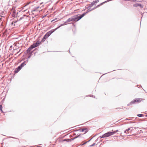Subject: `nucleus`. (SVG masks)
I'll use <instances>...</instances> for the list:
<instances>
[{
	"label": "nucleus",
	"instance_id": "obj_14",
	"mask_svg": "<svg viewBox=\"0 0 147 147\" xmlns=\"http://www.w3.org/2000/svg\"><path fill=\"white\" fill-rule=\"evenodd\" d=\"M137 116L139 117H142L143 116V115L142 114H138L137 115Z\"/></svg>",
	"mask_w": 147,
	"mask_h": 147
},
{
	"label": "nucleus",
	"instance_id": "obj_21",
	"mask_svg": "<svg viewBox=\"0 0 147 147\" xmlns=\"http://www.w3.org/2000/svg\"><path fill=\"white\" fill-rule=\"evenodd\" d=\"M118 131V130H116L115 131H114L113 130H112V132H115V133H116V132H117V131Z\"/></svg>",
	"mask_w": 147,
	"mask_h": 147
},
{
	"label": "nucleus",
	"instance_id": "obj_17",
	"mask_svg": "<svg viewBox=\"0 0 147 147\" xmlns=\"http://www.w3.org/2000/svg\"><path fill=\"white\" fill-rule=\"evenodd\" d=\"M95 144H96L95 143H94L93 144L90 145V146L91 147V146H94Z\"/></svg>",
	"mask_w": 147,
	"mask_h": 147
},
{
	"label": "nucleus",
	"instance_id": "obj_13",
	"mask_svg": "<svg viewBox=\"0 0 147 147\" xmlns=\"http://www.w3.org/2000/svg\"><path fill=\"white\" fill-rule=\"evenodd\" d=\"M107 1H105L104 2H103V3H101L100 4L98 5V6H97V7H98L99 6H100V5H102V4H104V3H106V2H107Z\"/></svg>",
	"mask_w": 147,
	"mask_h": 147
},
{
	"label": "nucleus",
	"instance_id": "obj_22",
	"mask_svg": "<svg viewBox=\"0 0 147 147\" xmlns=\"http://www.w3.org/2000/svg\"><path fill=\"white\" fill-rule=\"evenodd\" d=\"M95 3H98V2H99V1L98 0H97L96 1H94Z\"/></svg>",
	"mask_w": 147,
	"mask_h": 147
},
{
	"label": "nucleus",
	"instance_id": "obj_2",
	"mask_svg": "<svg viewBox=\"0 0 147 147\" xmlns=\"http://www.w3.org/2000/svg\"><path fill=\"white\" fill-rule=\"evenodd\" d=\"M25 11H27L26 15L24 14L23 15V16L22 17H21L19 19H18V21H13L12 23V24L13 25H14V26H15V24L17 22H18V21L20 20L23 19H25L28 16V14L29 12V11H28L27 9H26L25 10L23 11H22V12H24Z\"/></svg>",
	"mask_w": 147,
	"mask_h": 147
},
{
	"label": "nucleus",
	"instance_id": "obj_19",
	"mask_svg": "<svg viewBox=\"0 0 147 147\" xmlns=\"http://www.w3.org/2000/svg\"><path fill=\"white\" fill-rule=\"evenodd\" d=\"M87 142H86L84 143H83V142H82V145H84V144H86Z\"/></svg>",
	"mask_w": 147,
	"mask_h": 147
},
{
	"label": "nucleus",
	"instance_id": "obj_18",
	"mask_svg": "<svg viewBox=\"0 0 147 147\" xmlns=\"http://www.w3.org/2000/svg\"><path fill=\"white\" fill-rule=\"evenodd\" d=\"M68 139H65V140H64L63 141H68Z\"/></svg>",
	"mask_w": 147,
	"mask_h": 147
},
{
	"label": "nucleus",
	"instance_id": "obj_7",
	"mask_svg": "<svg viewBox=\"0 0 147 147\" xmlns=\"http://www.w3.org/2000/svg\"><path fill=\"white\" fill-rule=\"evenodd\" d=\"M26 65L25 62L22 63L20 66L16 68V69L15 71V72L16 73L18 72L22 68Z\"/></svg>",
	"mask_w": 147,
	"mask_h": 147
},
{
	"label": "nucleus",
	"instance_id": "obj_20",
	"mask_svg": "<svg viewBox=\"0 0 147 147\" xmlns=\"http://www.w3.org/2000/svg\"><path fill=\"white\" fill-rule=\"evenodd\" d=\"M35 10L32 11V13H33V14H34V12H35Z\"/></svg>",
	"mask_w": 147,
	"mask_h": 147
},
{
	"label": "nucleus",
	"instance_id": "obj_11",
	"mask_svg": "<svg viewBox=\"0 0 147 147\" xmlns=\"http://www.w3.org/2000/svg\"><path fill=\"white\" fill-rule=\"evenodd\" d=\"M130 129V128L127 129L125 131V133H128Z\"/></svg>",
	"mask_w": 147,
	"mask_h": 147
},
{
	"label": "nucleus",
	"instance_id": "obj_16",
	"mask_svg": "<svg viewBox=\"0 0 147 147\" xmlns=\"http://www.w3.org/2000/svg\"><path fill=\"white\" fill-rule=\"evenodd\" d=\"M92 5H95L96 3H95L94 1H93L91 3Z\"/></svg>",
	"mask_w": 147,
	"mask_h": 147
},
{
	"label": "nucleus",
	"instance_id": "obj_1",
	"mask_svg": "<svg viewBox=\"0 0 147 147\" xmlns=\"http://www.w3.org/2000/svg\"><path fill=\"white\" fill-rule=\"evenodd\" d=\"M63 25H64V24H62L61 26H59L57 28L54 30H51V31L47 32L43 38L42 40V41H44L48 37H49L52 34V33L53 32H54L57 29L59 28L60 26Z\"/></svg>",
	"mask_w": 147,
	"mask_h": 147
},
{
	"label": "nucleus",
	"instance_id": "obj_23",
	"mask_svg": "<svg viewBox=\"0 0 147 147\" xmlns=\"http://www.w3.org/2000/svg\"><path fill=\"white\" fill-rule=\"evenodd\" d=\"M125 1H131V0H125Z\"/></svg>",
	"mask_w": 147,
	"mask_h": 147
},
{
	"label": "nucleus",
	"instance_id": "obj_5",
	"mask_svg": "<svg viewBox=\"0 0 147 147\" xmlns=\"http://www.w3.org/2000/svg\"><path fill=\"white\" fill-rule=\"evenodd\" d=\"M115 132H108L106 133L103 134L102 136L100 137V138H101L109 137L114 134L115 133Z\"/></svg>",
	"mask_w": 147,
	"mask_h": 147
},
{
	"label": "nucleus",
	"instance_id": "obj_9",
	"mask_svg": "<svg viewBox=\"0 0 147 147\" xmlns=\"http://www.w3.org/2000/svg\"><path fill=\"white\" fill-rule=\"evenodd\" d=\"M72 21H73V17H71V18H69L67 20V21L66 22H67H67H68Z\"/></svg>",
	"mask_w": 147,
	"mask_h": 147
},
{
	"label": "nucleus",
	"instance_id": "obj_6",
	"mask_svg": "<svg viewBox=\"0 0 147 147\" xmlns=\"http://www.w3.org/2000/svg\"><path fill=\"white\" fill-rule=\"evenodd\" d=\"M85 13H83L79 16H78V15L74 16L73 17V21H77L79 20L82 18L85 15Z\"/></svg>",
	"mask_w": 147,
	"mask_h": 147
},
{
	"label": "nucleus",
	"instance_id": "obj_12",
	"mask_svg": "<svg viewBox=\"0 0 147 147\" xmlns=\"http://www.w3.org/2000/svg\"><path fill=\"white\" fill-rule=\"evenodd\" d=\"M0 110L1 111L2 113H3V110H2V105H0Z\"/></svg>",
	"mask_w": 147,
	"mask_h": 147
},
{
	"label": "nucleus",
	"instance_id": "obj_10",
	"mask_svg": "<svg viewBox=\"0 0 147 147\" xmlns=\"http://www.w3.org/2000/svg\"><path fill=\"white\" fill-rule=\"evenodd\" d=\"M141 5V4H135L133 5V6L134 7H137L138 6H140Z\"/></svg>",
	"mask_w": 147,
	"mask_h": 147
},
{
	"label": "nucleus",
	"instance_id": "obj_15",
	"mask_svg": "<svg viewBox=\"0 0 147 147\" xmlns=\"http://www.w3.org/2000/svg\"><path fill=\"white\" fill-rule=\"evenodd\" d=\"M93 5H92V4H90V6H89V7H88V8L90 9V8L91 7H92Z\"/></svg>",
	"mask_w": 147,
	"mask_h": 147
},
{
	"label": "nucleus",
	"instance_id": "obj_4",
	"mask_svg": "<svg viewBox=\"0 0 147 147\" xmlns=\"http://www.w3.org/2000/svg\"><path fill=\"white\" fill-rule=\"evenodd\" d=\"M143 99L142 98H136L132 101L131 102L129 103L127 105H130L133 104L138 103L142 101Z\"/></svg>",
	"mask_w": 147,
	"mask_h": 147
},
{
	"label": "nucleus",
	"instance_id": "obj_8",
	"mask_svg": "<svg viewBox=\"0 0 147 147\" xmlns=\"http://www.w3.org/2000/svg\"><path fill=\"white\" fill-rule=\"evenodd\" d=\"M78 131L80 132H84V133L83 134H84L87 132V129L86 128H83L80 129Z\"/></svg>",
	"mask_w": 147,
	"mask_h": 147
},
{
	"label": "nucleus",
	"instance_id": "obj_3",
	"mask_svg": "<svg viewBox=\"0 0 147 147\" xmlns=\"http://www.w3.org/2000/svg\"><path fill=\"white\" fill-rule=\"evenodd\" d=\"M40 44V42L39 41H37L35 43H34L32 45H31L30 46L27 50V51L29 53L34 48L38 46Z\"/></svg>",
	"mask_w": 147,
	"mask_h": 147
}]
</instances>
